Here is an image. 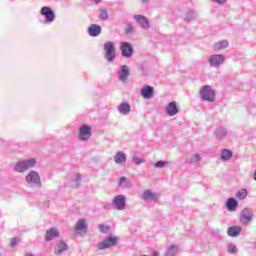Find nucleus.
I'll return each instance as SVG.
<instances>
[{
    "instance_id": "obj_1",
    "label": "nucleus",
    "mask_w": 256,
    "mask_h": 256,
    "mask_svg": "<svg viewBox=\"0 0 256 256\" xmlns=\"http://www.w3.org/2000/svg\"><path fill=\"white\" fill-rule=\"evenodd\" d=\"M35 165H37V159L35 158L20 160L14 165L13 171H15L16 173H25V171L33 169Z\"/></svg>"
},
{
    "instance_id": "obj_2",
    "label": "nucleus",
    "mask_w": 256,
    "mask_h": 256,
    "mask_svg": "<svg viewBox=\"0 0 256 256\" xmlns=\"http://www.w3.org/2000/svg\"><path fill=\"white\" fill-rule=\"evenodd\" d=\"M117 243H119V237L108 236L101 242H98L96 247L99 251H105V249H111V247H115Z\"/></svg>"
},
{
    "instance_id": "obj_3",
    "label": "nucleus",
    "mask_w": 256,
    "mask_h": 256,
    "mask_svg": "<svg viewBox=\"0 0 256 256\" xmlns=\"http://www.w3.org/2000/svg\"><path fill=\"white\" fill-rule=\"evenodd\" d=\"M200 97L202 101L213 103V101H215V90L210 85L202 86L200 89Z\"/></svg>"
},
{
    "instance_id": "obj_4",
    "label": "nucleus",
    "mask_w": 256,
    "mask_h": 256,
    "mask_svg": "<svg viewBox=\"0 0 256 256\" xmlns=\"http://www.w3.org/2000/svg\"><path fill=\"white\" fill-rule=\"evenodd\" d=\"M25 181L31 187L41 188V176L39 175V172L35 170H31L28 172V174L25 177Z\"/></svg>"
},
{
    "instance_id": "obj_5",
    "label": "nucleus",
    "mask_w": 256,
    "mask_h": 256,
    "mask_svg": "<svg viewBox=\"0 0 256 256\" xmlns=\"http://www.w3.org/2000/svg\"><path fill=\"white\" fill-rule=\"evenodd\" d=\"M104 58L108 63L115 61V43L107 41L104 46Z\"/></svg>"
},
{
    "instance_id": "obj_6",
    "label": "nucleus",
    "mask_w": 256,
    "mask_h": 256,
    "mask_svg": "<svg viewBox=\"0 0 256 256\" xmlns=\"http://www.w3.org/2000/svg\"><path fill=\"white\" fill-rule=\"evenodd\" d=\"M208 63L210 67L214 69H219L222 65H225V55L223 54H214L208 57Z\"/></svg>"
},
{
    "instance_id": "obj_7",
    "label": "nucleus",
    "mask_w": 256,
    "mask_h": 256,
    "mask_svg": "<svg viewBox=\"0 0 256 256\" xmlns=\"http://www.w3.org/2000/svg\"><path fill=\"white\" fill-rule=\"evenodd\" d=\"M91 135H93V128L87 124H83L79 128V134L78 139L79 141L87 142L89 139H91Z\"/></svg>"
},
{
    "instance_id": "obj_8",
    "label": "nucleus",
    "mask_w": 256,
    "mask_h": 256,
    "mask_svg": "<svg viewBox=\"0 0 256 256\" xmlns=\"http://www.w3.org/2000/svg\"><path fill=\"white\" fill-rule=\"evenodd\" d=\"M112 205L114 209H117L118 211H125V208L127 207V198L123 195H117L112 199Z\"/></svg>"
},
{
    "instance_id": "obj_9",
    "label": "nucleus",
    "mask_w": 256,
    "mask_h": 256,
    "mask_svg": "<svg viewBox=\"0 0 256 256\" xmlns=\"http://www.w3.org/2000/svg\"><path fill=\"white\" fill-rule=\"evenodd\" d=\"M40 15L45 18L46 23H53L55 21V12L48 6L41 8Z\"/></svg>"
},
{
    "instance_id": "obj_10",
    "label": "nucleus",
    "mask_w": 256,
    "mask_h": 256,
    "mask_svg": "<svg viewBox=\"0 0 256 256\" xmlns=\"http://www.w3.org/2000/svg\"><path fill=\"white\" fill-rule=\"evenodd\" d=\"M120 51L122 57H125L126 59H131V57H133V46H131V43L129 42H122Z\"/></svg>"
},
{
    "instance_id": "obj_11",
    "label": "nucleus",
    "mask_w": 256,
    "mask_h": 256,
    "mask_svg": "<svg viewBox=\"0 0 256 256\" xmlns=\"http://www.w3.org/2000/svg\"><path fill=\"white\" fill-rule=\"evenodd\" d=\"M253 219V213L251 209L245 208L240 213V222L242 225H249Z\"/></svg>"
},
{
    "instance_id": "obj_12",
    "label": "nucleus",
    "mask_w": 256,
    "mask_h": 256,
    "mask_svg": "<svg viewBox=\"0 0 256 256\" xmlns=\"http://www.w3.org/2000/svg\"><path fill=\"white\" fill-rule=\"evenodd\" d=\"M130 69L127 65H122L118 70V79L122 83H127L129 81Z\"/></svg>"
},
{
    "instance_id": "obj_13",
    "label": "nucleus",
    "mask_w": 256,
    "mask_h": 256,
    "mask_svg": "<svg viewBox=\"0 0 256 256\" xmlns=\"http://www.w3.org/2000/svg\"><path fill=\"white\" fill-rule=\"evenodd\" d=\"M165 113L168 117H175V115L179 114V106H177V102L172 101L166 105Z\"/></svg>"
},
{
    "instance_id": "obj_14",
    "label": "nucleus",
    "mask_w": 256,
    "mask_h": 256,
    "mask_svg": "<svg viewBox=\"0 0 256 256\" xmlns=\"http://www.w3.org/2000/svg\"><path fill=\"white\" fill-rule=\"evenodd\" d=\"M140 95L143 99H151L155 95V88L153 86H145L140 90Z\"/></svg>"
},
{
    "instance_id": "obj_15",
    "label": "nucleus",
    "mask_w": 256,
    "mask_h": 256,
    "mask_svg": "<svg viewBox=\"0 0 256 256\" xmlns=\"http://www.w3.org/2000/svg\"><path fill=\"white\" fill-rule=\"evenodd\" d=\"M117 111L120 115L127 116L131 113V104L122 102L117 106Z\"/></svg>"
},
{
    "instance_id": "obj_16",
    "label": "nucleus",
    "mask_w": 256,
    "mask_h": 256,
    "mask_svg": "<svg viewBox=\"0 0 256 256\" xmlns=\"http://www.w3.org/2000/svg\"><path fill=\"white\" fill-rule=\"evenodd\" d=\"M134 20L136 21V23H138V25H140V27H142V29H149L150 26L147 17L143 15H134Z\"/></svg>"
},
{
    "instance_id": "obj_17",
    "label": "nucleus",
    "mask_w": 256,
    "mask_h": 256,
    "mask_svg": "<svg viewBox=\"0 0 256 256\" xmlns=\"http://www.w3.org/2000/svg\"><path fill=\"white\" fill-rule=\"evenodd\" d=\"M214 135L217 141H223L227 137V128L219 126L214 130Z\"/></svg>"
},
{
    "instance_id": "obj_18",
    "label": "nucleus",
    "mask_w": 256,
    "mask_h": 256,
    "mask_svg": "<svg viewBox=\"0 0 256 256\" xmlns=\"http://www.w3.org/2000/svg\"><path fill=\"white\" fill-rule=\"evenodd\" d=\"M114 162L116 165H125L127 163V154L123 151H118L114 156Z\"/></svg>"
},
{
    "instance_id": "obj_19",
    "label": "nucleus",
    "mask_w": 256,
    "mask_h": 256,
    "mask_svg": "<svg viewBox=\"0 0 256 256\" xmlns=\"http://www.w3.org/2000/svg\"><path fill=\"white\" fill-rule=\"evenodd\" d=\"M159 195L157 193L151 191V189H147L142 193V199L144 201H157Z\"/></svg>"
},
{
    "instance_id": "obj_20",
    "label": "nucleus",
    "mask_w": 256,
    "mask_h": 256,
    "mask_svg": "<svg viewBox=\"0 0 256 256\" xmlns=\"http://www.w3.org/2000/svg\"><path fill=\"white\" fill-rule=\"evenodd\" d=\"M225 205L226 209H228L230 213H233V211H237V207H239V202L235 198L231 197L227 199Z\"/></svg>"
},
{
    "instance_id": "obj_21",
    "label": "nucleus",
    "mask_w": 256,
    "mask_h": 256,
    "mask_svg": "<svg viewBox=\"0 0 256 256\" xmlns=\"http://www.w3.org/2000/svg\"><path fill=\"white\" fill-rule=\"evenodd\" d=\"M67 249H69V246L61 240L55 246L54 255H62Z\"/></svg>"
},
{
    "instance_id": "obj_22",
    "label": "nucleus",
    "mask_w": 256,
    "mask_h": 256,
    "mask_svg": "<svg viewBox=\"0 0 256 256\" xmlns=\"http://www.w3.org/2000/svg\"><path fill=\"white\" fill-rule=\"evenodd\" d=\"M88 35L90 37H99L101 35V26L97 24H92L88 27Z\"/></svg>"
},
{
    "instance_id": "obj_23",
    "label": "nucleus",
    "mask_w": 256,
    "mask_h": 256,
    "mask_svg": "<svg viewBox=\"0 0 256 256\" xmlns=\"http://www.w3.org/2000/svg\"><path fill=\"white\" fill-rule=\"evenodd\" d=\"M243 228L241 226H231L227 229L228 237H239Z\"/></svg>"
},
{
    "instance_id": "obj_24",
    "label": "nucleus",
    "mask_w": 256,
    "mask_h": 256,
    "mask_svg": "<svg viewBox=\"0 0 256 256\" xmlns=\"http://www.w3.org/2000/svg\"><path fill=\"white\" fill-rule=\"evenodd\" d=\"M57 237H59V230L57 228H50L46 232L45 241H53Z\"/></svg>"
},
{
    "instance_id": "obj_25",
    "label": "nucleus",
    "mask_w": 256,
    "mask_h": 256,
    "mask_svg": "<svg viewBox=\"0 0 256 256\" xmlns=\"http://www.w3.org/2000/svg\"><path fill=\"white\" fill-rule=\"evenodd\" d=\"M177 255H179V246L175 244L170 245L164 253V256H177Z\"/></svg>"
},
{
    "instance_id": "obj_26",
    "label": "nucleus",
    "mask_w": 256,
    "mask_h": 256,
    "mask_svg": "<svg viewBox=\"0 0 256 256\" xmlns=\"http://www.w3.org/2000/svg\"><path fill=\"white\" fill-rule=\"evenodd\" d=\"M227 47H229V41L227 40H221L213 44L214 51H223V49H227Z\"/></svg>"
},
{
    "instance_id": "obj_27",
    "label": "nucleus",
    "mask_w": 256,
    "mask_h": 256,
    "mask_svg": "<svg viewBox=\"0 0 256 256\" xmlns=\"http://www.w3.org/2000/svg\"><path fill=\"white\" fill-rule=\"evenodd\" d=\"M233 157V152L229 149H222L221 150V160L222 161H231Z\"/></svg>"
},
{
    "instance_id": "obj_28",
    "label": "nucleus",
    "mask_w": 256,
    "mask_h": 256,
    "mask_svg": "<svg viewBox=\"0 0 256 256\" xmlns=\"http://www.w3.org/2000/svg\"><path fill=\"white\" fill-rule=\"evenodd\" d=\"M118 185H120V187H122L123 189H131V187H133L131 181L127 180L125 176L119 179Z\"/></svg>"
},
{
    "instance_id": "obj_29",
    "label": "nucleus",
    "mask_w": 256,
    "mask_h": 256,
    "mask_svg": "<svg viewBox=\"0 0 256 256\" xmlns=\"http://www.w3.org/2000/svg\"><path fill=\"white\" fill-rule=\"evenodd\" d=\"M76 231H87V223L85 222V219H80L76 223L75 226Z\"/></svg>"
},
{
    "instance_id": "obj_30",
    "label": "nucleus",
    "mask_w": 256,
    "mask_h": 256,
    "mask_svg": "<svg viewBox=\"0 0 256 256\" xmlns=\"http://www.w3.org/2000/svg\"><path fill=\"white\" fill-rule=\"evenodd\" d=\"M197 18V12L196 11H188L186 14H185V21H193V19H196Z\"/></svg>"
},
{
    "instance_id": "obj_31",
    "label": "nucleus",
    "mask_w": 256,
    "mask_h": 256,
    "mask_svg": "<svg viewBox=\"0 0 256 256\" xmlns=\"http://www.w3.org/2000/svg\"><path fill=\"white\" fill-rule=\"evenodd\" d=\"M247 189H241L236 193V199H239L240 201H243V199H247Z\"/></svg>"
},
{
    "instance_id": "obj_32",
    "label": "nucleus",
    "mask_w": 256,
    "mask_h": 256,
    "mask_svg": "<svg viewBox=\"0 0 256 256\" xmlns=\"http://www.w3.org/2000/svg\"><path fill=\"white\" fill-rule=\"evenodd\" d=\"M201 161V155L199 154H194L190 158V165H197Z\"/></svg>"
},
{
    "instance_id": "obj_33",
    "label": "nucleus",
    "mask_w": 256,
    "mask_h": 256,
    "mask_svg": "<svg viewBox=\"0 0 256 256\" xmlns=\"http://www.w3.org/2000/svg\"><path fill=\"white\" fill-rule=\"evenodd\" d=\"M168 165H169V162L159 160L158 162H156L154 164V167H156V169H163V168L167 167Z\"/></svg>"
},
{
    "instance_id": "obj_34",
    "label": "nucleus",
    "mask_w": 256,
    "mask_h": 256,
    "mask_svg": "<svg viewBox=\"0 0 256 256\" xmlns=\"http://www.w3.org/2000/svg\"><path fill=\"white\" fill-rule=\"evenodd\" d=\"M132 163H134V165H142V163H145V160H143V158H140L134 155L132 157Z\"/></svg>"
},
{
    "instance_id": "obj_35",
    "label": "nucleus",
    "mask_w": 256,
    "mask_h": 256,
    "mask_svg": "<svg viewBox=\"0 0 256 256\" xmlns=\"http://www.w3.org/2000/svg\"><path fill=\"white\" fill-rule=\"evenodd\" d=\"M227 251L230 255H235V253H237V246H235L234 244H229L227 246Z\"/></svg>"
},
{
    "instance_id": "obj_36",
    "label": "nucleus",
    "mask_w": 256,
    "mask_h": 256,
    "mask_svg": "<svg viewBox=\"0 0 256 256\" xmlns=\"http://www.w3.org/2000/svg\"><path fill=\"white\" fill-rule=\"evenodd\" d=\"M99 17H100V19L105 21V20L109 19V13L107 12V10H101Z\"/></svg>"
},
{
    "instance_id": "obj_37",
    "label": "nucleus",
    "mask_w": 256,
    "mask_h": 256,
    "mask_svg": "<svg viewBox=\"0 0 256 256\" xmlns=\"http://www.w3.org/2000/svg\"><path fill=\"white\" fill-rule=\"evenodd\" d=\"M73 182L75 183L74 187H79V183H81V174H75Z\"/></svg>"
},
{
    "instance_id": "obj_38",
    "label": "nucleus",
    "mask_w": 256,
    "mask_h": 256,
    "mask_svg": "<svg viewBox=\"0 0 256 256\" xmlns=\"http://www.w3.org/2000/svg\"><path fill=\"white\" fill-rule=\"evenodd\" d=\"M110 229H111V226H109V225H101L99 227V230L101 233H109Z\"/></svg>"
},
{
    "instance_id": "obj_39",
    "label": "nucleus",
    "mask_w": 256,
    "mask_h": 256,
    "mask_svg": "<svg viewBox=\"0 0 256 256\" xmlns=\"http://www.w3.org/2000/svg\"><path fill=\"white\" fill-rule=\"evenodd\" d=\"M125 33H126V35H130V33H133V25L127 24V26L125 28Z\"/></svg>"
},
{
    "instance_id": "obj_40",
    "label": "nucleus",
    "mask_w": 256,
    "mask_h": 256,
    "mask_svg": "<svg viewBox=\"0 0 256 256\" xmlns=\"http://www.w3.org/2000/svg\"><path fill=\"white\" fill-rule=\"evenodd\" d=\"M19 238L18 237H15L12 239L11 241V247H16V245H19Z\"/></svg>"
},
{
    "instance_id": "obj_41",
    "label": "nucleus",
    "mask_w": 256,
    "mask_h": 256,
    "mask_svg": "<svg viewBox=\"0 0 256 256\" xmlns=\"http://www.w3.org/2000/svg\"><path fill=\"white\" fill-rule=\"evenodd\" d=\"M212 3H216L217 5H225L227 3V0H211Z\"/></svg>"
},
{
    "instance_id": "obj_42",
    "label": "nucleus",
    "mask_w": 256,
    "mask_h": 256,
    "mask_svg": "<svg viewBox=\"0 0 256 256\" xmlns=\"http://www.w3.org/2000/svg\"><path fill=\"white\" fill-rule=\"evenodd\" d=\"M93 1L94 3H96V5H99V3H101V0H90Z\"/></svg>"
},
{
    "instance_id": "obj_43",
    "label": "nucleus",
    "mask_w": 256,
    "mask_h": 256,
    "mask_svg": "<svg viewBox=\"0 0 256 256\" xmlns=\"http://www.w3.org/2000/svg\"><path fill=\"white\" fill-rule=\"evenodd\" d=\"M253 179H254V181H256V169L254 171Z\"/></svg>"
},
{
    "instance_id": "obj_44",
    "label": "nucleus",
    "mask_w": 256,
    "mask_h": 256,
    "mask_svg": "<svg viewBox=\"0 0 256 256\" xmlns=\"http://www.w3.org/2000/svg\"><path fill=\"white\" fill-rule=\"evenodd\" d=\"M25 256H35L33 253H28Z\"/></svg>"
},
{
    "instance_id": "obj_45",
    "label": "nucleus",
    "mask_w": 256,
    "mask_h": 256,
    "mask_svg": "<svg viewBox=\"0 0 256 256\" xmlns=\"http://www.w3.org/2000/svg\"><path fill=\"white\" fill-rule=\"evenodd\" d=\"M142 1V3H145L147 0H141Z\"/></svg>"
}]
</instances>
